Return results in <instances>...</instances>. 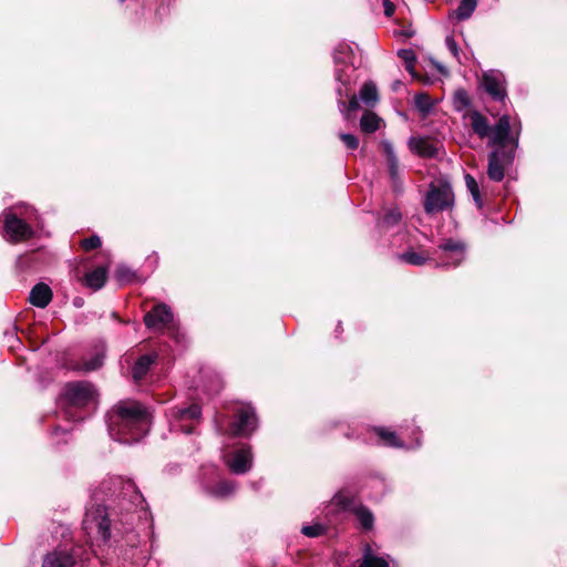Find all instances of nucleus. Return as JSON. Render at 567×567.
<instances>
[{"mask_svg": "<svg viewBox=\"0 0 567 567\" xmlns=\"http://www.w3.org/2000/svg\"><path fill=\"white\" fill-rule=\"evenodd\" d=\"M202 409L197 404L188 408H172L169 412V425L174 432L190 434L199 424Z\"/></svg>", "mask_w": 567, "mask_h": 567, "instance_id": "39448f33", "label": "nucleus"}, {"mask_svg": "<svg viewBox=\"0 0 567 567\" xmlns=\"http://www.w3.org/2000/svg\"><path fill=\"white\" fill-rule=\"evenodd\" d=\"M51 300L52 290L47 284H37L30 291L29 301L38 308H45Z\"/></svg>", "mask_w": 567, "mask_h": 567, "instance_id": "dca6fc26", "label": "nucleus"}, {"mask_svg": "<svg viewBox=\"0 0 567 567\" xmlns=\"http://www.w3.org/2000/svg\"><path fill=\"white\" fill-rule=\"evenodd\" d=\"M63 395L71 406L83 408L95 403L97 391L89 381H74L65 384Z\"/></svg>", "mask_w": 567, "mask_h": 567, "instance_id": "0eeeda50", "label": "nucleus"}, {"mask_svg": "<svg viewBox=\"0 0 567 567\" xmlns=\"http://www.w3.org/2000/svg\"><path fill=\"white\" fill-rule=\"evenodd\" d=\"M339 109H340L341 112H344L346 103L343 101L339 102Z\"/></svg>", "mask_w": 567, "mask_h": 567, "instance_id": "a18cd8bd", "label": "nucleus"}, {"mask_svg": "<svg viewBox=\"0 0 567 567\" xmlns=\"http://www.w3.org/2000/svg\"><path fill=\"white\" fill-rule=\"evenodd\" d=\"M518 136L519 131L512 132L511 118L507 114H504L494 126H491L487 137L491 146H496L497 150H506L511 146L509 150L514 152L518 146Z\"/></svg>", "mask_w": 567, "mask_h": 567, "instance_id": "423d86ee", "label": "nucleus"}, {"mask_svg": "<svg viewBox=\"0 0 567 567\" xmlns=\"http://www.w3.org/2000/svg\"><path fill=\"white\" fill-rule=\"evenodd\" d=\"M174 315L166 303H157L144 316V323L148 329L161 331L173 326Z\"/></svg>", "mask_w": 567, "mask_h": 567, "instance_id": "9d476101", "label": "nucleus"}, {"mask_svg": "<svg viewBox=\"0 0 567 567\" xmlns=\"http://www.w3.org/2000/svg\"><path fill=\"white\" fill-rule=\"evenodd\" d=\"M482 84L485 91L495 100L504 101L507 96L506 80L502 72L491 70L483 74Z\"/></svg>", "mask_w": 567, "mask_h": 567, "instance_id": "ddd939ff", "label": "nucleus"}, {"mask_svg": "<svg viewBox=\"0 0 567 567\" xmlns=\"http://www.w3.org/2000/svg\"><path fill=\"white\" fill-rule=\"evenodd\" d=\"M377 433L384 444L391 447H403V443L399 440L395 432L389 431L383 427L377 429Z\"/></svg>", "mask_w": 567, "mask_h": 567, "instance_id": "2f4dec72", "label": "nucleus"}, {"mask_svg": "<svg viewBox=\"0 0 567 567\" xmlns=\"http://www.w3.org/2000/svg\"><path fill=\"white\" fill-rule=\"evenodd\" d=\"M360 99L367 105H374L379 99L377 86L372 82L364 83L360 90Z\"/></svg>", "mask_w": 567, "mask_h": 567, "instance_id": "c85d7f7f", "label": "nucleus"}, {"mask_svg": "<svg viewBox=\"0 0 567 567\" xmlns=\"http://www.w3.org/2000/svg\"><path fill=\"white\" fill-rule=\"evenodd\" d=\"M131 277H132V272L128 268L120 267L116 270V278L121 282L128 281L131 279Z\"/></svg>", "mask_w": 567, "mask_h": 567, "instance_id": "58836bf2", "label": "nucleus"}, {"mask_svg": "<svg viewBox=\"0 0 567 567\" xmlns=\"http://www.w3.org/2000/svg\"><path fill=\"white\" fill-rule=\"evenodd\" d=\"M120 2H124L125 0H118Z\"/></svg>", "mask_w": 567, "mask_h": 567, "instance_id": "de8ad7c7", "label": "nucleus"}, {"mask_svg": "<svg viewBox=\"0 0 567 567\" xmlns=\"http://www.w3.org/2000/svg\"><path fill=\"white\" fill-rule=\"evenodd\" d=\"M381 123V117H379L375 113L365 111L360 118V128L362 132L370 134L378 131Z\"/></svg>", "mask_w": 567, "mask_h": 567, "instance_id": "a878e982", "label": "nucleus"}, {"mask_svg": "<svg viewBox=\"0 0 567 567\" xmlns=\"http://www.w3.org/2000/svg\"><path fill=\"white\" fill-rule=\"evenodd\" d=\"M399 56L404 61L405 69L410 73L414 71V63L416 60L415 53L411 49H402L398 52Z\"/></svg>", "mask_w": 567, "mask_h": 567, "instance_id": "72a5a7b5", "label": "nucleus"}, {"mask_svg": "<svg viewBox=\"0 0 567 567\" xmlns=\"http://www.w3.org/2000/svg\"><path fill=\"white\" fill-rule=\"evenodd\" d=\"M465 184H466V187H467L468 192L471 193L476 206L478 208H482L483 200L481 197V192H480V187H478L476 179L472 175L466 174L465 175Z\"/></svg>", "mask_w": 567, "mask_h": 567, "instance_id": "7c9ffc66", "label": "nucleus"}, {"mask_svg": "<svg viewBox=\"0 0 567 567\" xmlns=\"http://www.w3.org/2000/svg\"><path fill=\"white\" fill-rule=\"evenodd\" d=\"M73 557L65 551H53L48 554L43 560L42 567H73Z\"/></svg>", "mask_w": 567, "mask_h": 567, "instance_id": "aec40b11", "label": "nucleus"}, {"mask_svg": "<svg viewBox=\"0 0 567 567\" xmlns=\"http://www.w3.org/2000/svg\"><path fill=\"white\" fill-rule=\"evenodd\" d=\"M106 423L113 440L131 444L138 442L147 434L151 419L141 403L126 400L120 401L107 412Z\"/></svg>", "mask_w": 567, "mask_h": 567, "instance_id": "f257e3e1", "label": "nucleus"}, {"mask_svg": "<svg viewBox=\"0 0 567 567\" xmlns=\"http://www.w3.org/2000/svg\"><path fill=\"white\" fill-rule=\"evenodd\" d=\"M381 146L386 156L389 173L393 182H395L399 177V161L395 155L394 148L389 141H382Z\"/></svg>", "mask_w": 567, "mask_h": 567, "instance_id": "b1692460", "label": "nucleus"}, {"mask_svg": "<svg viewBox=\"0 0 567 567\" xmlns=\"http://www.w3.org/2000/svg\"><path fill=\"white\" fill-rule=\"evenodd\" d=\"M257 429L255 409L249 404H240L235 411V421L230 432L234 436H249Z\"/></svg>", "mask_w": 567, "mask_h": 567, "instance_id": "6e6552de", "label": "nucleus"}, {"mask_svg": "<svg viewBox=\"0 0 567 567\" xmlns=\"http://www.w3.org/2000/svg\"><path fill=\"white\" fill-rule=\"evenodd\" d=\"M414 106L425 116L431 112L433 107V101L429 94L421 92L414 96Z\"/></svg>", "mask_w": 567, "mask_h": 567, "instance_id": "c756f323", "label": "nucleus"}, {"mask_svg": "<svg viewBox=\"0 0 567 567\" xmlns=\"http://www.w3.org/2000/svg\"><path fill=\"white\" fill-rule=\"evenodd\" d=\"M445 44L454 58L458 59V45L453 37H446Z\"/></svg>", "mask_w": 567, "mask_h": 567, "instance_id": "4c0bfd02", "label": "nucleus"}, {"mask_svg": "<svg viewBox=\"0 0 567 567\" xmlns=\"http://www.w3.org/2000/svg\"><path fill=\"white\" fill-rule=\"evenodd\" d=\"M301 532L303 535H306L308 537H318L323 534L324 526L321 524L308 525V526H303Z\"/></svg>", "mask_w": 567, "mask_h": 567, "instance_id": "c9c22d12", "label": "nucleus"}, {"mask_svg": "<svg viewBox=\"0 0 567 567\" xmlns=\"http://www.w3.org/2000/svg\"><path fill=\"white\" fill-rule=\"evenodd\" d=\"M454 205V193L451 185L446 182L431 183L423 200L424 212L427 215H434L447 209Z\"/></svg>", "mask_w": 567, "mask_h": 567, "instance_id": "f03ea898", "label": "nucleus"}, {"mask_svg": "<svg viewBox=\"0 0 567 567\" xmlns=\"http://www.w3.org/2000/svg\"><path fill=\"white\" fill-rule=\"evenodd\" d=\"M468 120L473 132L480 138H485L489 135L491 125L488 124L487 118L478 111L470 112Z\"/></svg>", "mask_w": 567, "mask_h": 567, "instance_id": "6ab92c4d", "label": "nucleus"}, {"mask_svg": "<svg viewBox=\"0 0 567 567\" xmlns=\"http://www.w3.org/2000/svg\"><path fill=\"white\" fill-rule=\"evenodd\" d=\"M441 250L439 267H456L465 258V245L460 240L447 239L439 246Z\"/></svg>", "mask_w": 567, "mask_h": 567, "instance_id": "9b49d317", "label": "nucleus"}, {"mask_svg": "<svg viewBox=\"0 0 567 567\" xmlns=\"http://www.w3.org/2000/svg\"><path fill=\"white\" fill-rule=\"evenodd\" d=\"M477 8V0H461L458 7L450 12L449 18L452 20L464 21L472 17Z\"/></svg>", "mask_w": 567, "mask_h": 567, "instance_id": "4be33fe9", "label": "nucleus"}, {"mask_svg": "<svg viewBox=\"0 0 567 567\" xmlns=\"http://www.w3.org/2000/svg\"><path fill=\"white\" fill-rule=\"evenodd\" d=\"M83 528L90 537H95L102 542H107L110 532V519L106 513V506L96 504L87 508L83 519Z\"/></svg>", "mask_w": 567, "mask_h": 567, "instance_id": "20e7f679", "label": "nucleus"}, {"mask_svg": "<svg viewBox=\"0 0 567 567\" xmlns=\"http://www.w3.org/2000/svg\"><path fill=\"white\" fill-rule=\"evenodd\" d=\"M359 567H390L388 560L380 556L370 545L363 549L362 560Z\"/></svg>", "mask_w": 567, "mask_h": 567, "instance_id": "412c9836", "label": "nucleus"}, {"mask_svg": "<svg viewBox=\"0 0 567 567\" xmlns=\"http://www.w3.org/2000/svg\"><path fill=\"white\" fill-rule=\"evenodd\" d=\"M206 489L209 495L223 498L231 495L236 489V485L230 481L220 480L215 485L207 486Z\"/></svg>", "mask_w": 567, "mask_h": 567, "instance_id": "393cba45", "label": "nucleus"}, {"mask_svg": "<svg viewBox=\"0 0 567 567\" xmlns=\"http://www.w3.org/2000/svg\"><path fill=\"white\" fill-rule=\"evenodd\" d=\"M455 101L463 106H467L470 104V100L465 91L461 90L455 93Z\"/></svg>", "mask_w": 567, "mask_h": 567, "instance_id": "79ce46f5", "label": "nucleus"}, {"mask_svg": "<svg viewBox=\"0 0 567 567\" xmlns=\"http://www.w3.org/2000/svg\"><path fill=\"white\" fill-rule=\"evenodd\" d=\"M81 246L84 250L90 251L101 246V239L99 236L93 235L82 240Z\"/></svg>", "mask_w": 567, "mask_h": 567, "instance_id": "e433bc0d", "label": "nucleus"}, {"mask_svg": "<svg viewBox=\"0 0 567 567\" xmlns=\"http://www.w3.org/2000/svg\"><path fill=\"white\" fill-rule=\"evenodd\" d=\"M409 148L417 156L434 158L439 156L440 143L429 137H411L409 140Z\"/></svg>", "mask_w": 567, "mask_h": 567, "instance_id": "4468645a", "label": "nucleus"}, {"mask_svg": "<svg viewBox=\"0 0 567 567\" xmlns=\"http://www.w3.org/2000/svg\"><path fill=\"white\" fill-rule=\"evenodd\" d=\"M514 159L513 150H495L488 155L487 176L493 182H501L505 176V167Z\"/></svg>", "mask_w": 567, "mask_h": 567, "instance_id": "1a4fd4ad", "label": "nucleus"}, {"mask_svg": "<svg viewBox=\"0 0 567 567\" xmlns=\"http://www.w3.org/2000/svg\"><path fill=\"white\" fill-rule=\"evenodd\" d=\"M107 276V269L105 267H97L93 269L92 271H89L84 276V284L89 288H92L93 290L101 289L105 281Z\"/></svg>", "mask_w": 567, "mask_h": 567, "instance_id": "5701e85b", "label": "nucleus"}, {"mask_svg": "<svg viewBox=\"0 0 567 567\" xmlns=\"http://www.w3.org/2000/svg\"><path fill=\"white\" fill-rule=\"evenodd\" d=\"M359 107H360L359 100L357 99L355 95H352L350 97L349 105H348V109H347V113L344 115L346 118H349L350 112L357 111Z\"/></svg>", "mask_w": 567, "mask_h": 567, "instance_id": "a19ab883", "label": "nucleus"}, {"mask_svg": "<svg viewBox=\"0 0 567 567\" xmlns=\"http://www.w3.org/2000/svg\"><path fill=\"white\" fill-rule=\"evenodd\" d=\"M100 494L116 495L123 498L130 497L131 502L136 506L144 503V498L137 491L134 482L122 477H110L109 480L103 481L100 487L93 493V498L96 502L102 499Z\"/></svg>", "mask_w": 567, "mask_h": 567, "instance_id": "7ed1b4c3", "label": "nucleus"}, {"mask_svg": "<svg viewBox=\"0 0 567 567\" xmlns=\"http://www.w3.org/2000/svg\"><path fill=\"white\" fill-rule=\"evenodd\" d=\"M336 76H337V80H338V81L342 82L343 84H346V83H347V80H344V79H343V75H342V73H341V71H340V70H337V72H336Z\"/></svg>", "mask_w": 567, "mask_h": 567, "instance_id": "c03bdc74", "label": "nucleus"}, {"mask_svg": "<svg viewBox=\"0 0 567 567\" xmlns=\"http://www.w3.org/2000/svg\"><path fill=\"white\" fill-rule=\"evenodd\" d=\"M157 353H147L137 359L132 368V377L135 382L141 381L156 362Z\"/></svg>", "mask_w": 567, "mask_h": 567, "instance_id": "a211bd4d", "label": "nucleus"}, {"mask_svg": "<svg viewBox=\"0 0 567 567\" xmlns=\"http://www.w3.org/2000/svg\"><path fill=\"white\" fill-rule=\"evenodd\" d=\"M337 91H338V94H339V95H341V94H342L341 87H339Z\"/></svg>", "mask_w": 567, "mask_h": 567, "instance_id": "49530a36", "label": "nucleus"}, {"mask_svg": "<svg viewBox=\"0 0 567 567\" xmlns=\"http://www.w3.org/2000/svg\"><path fill=\"white\" fill-rule=\"evenodd\" d=\"M333 502L342 508H348L351 503L350 499L348 497H346L344 495H342L341 493L337 494L333 497Z\"/></svg>", "mask_w": 567, "mask_h": 567, "instance_id": "ea45409f", "label": "nucleus"}, {"mask_svg": "<svg viewBox=\"0 0 567 567\" xmlns=\"http://www.w3.org/2000/svg\"><path fill=\"white\" fill-rule=\"evenodd\" d=\"M383 7H384V14L386 17H392L395 11L394 4L390 0H383Z\"/></svg>", "mask_w": 567, "mask_h": 567, "instance_id": "37998d69", "label": "nucleus"}, {"mask_svg": "<svg viewBox=\"0 0 567 567\" xmlns=\"http://www.w3.org/2000/svg\"><path fill=\"white\" fill-rule=\"evenodd\" d=\"M354 515L357 516L358 520L360 522V525L364 529H371L373 527L374 517L371 511L363 506H357L354 508Z\"/></svg>", "mask_w": 567, "mask_h": 567, "instance_id": "bb28decb", "label": "nucleus"}, {"mask_svg": "<svg viewBox=\"0 0 567 567\" xmlns=\"http://www.w3.org/2000/svg\"><path fill=\"white\" fill-rule=\"evenodd\" d=\"M104 350L100 349L89 359H83L82 362L70 364V369L79 372H91L100 369L103 365Z\"/></svg>", "mask_w": 567, "mask_h": 567, "instance_id": "f3484780", "label": "nucleus"}, {"mask_svg": "<svg viewBox=\"0 0 567 567\" xmlns=\"http://www.w3.org/2000/svg\"><path fill=\"white\" fill-rule=\"evenodd\" d=\"M4 217V231L12 241H20L30 238L33 230L29 224L18 218L11 209L3 213Z\"/></svg>", "mask_w": 567, "mask_h": 567, "instance_id": "f8f14e48", "label": "nucleus"}, {"mask_svg": "<svg viewBox=\"0 0 567 567\" xmlns=\"http://www.w3.org/2000/svg\"><path fill=\"white\" fill-rule=\"evenodd\" d=\"M402 215L398 208H391L386 212L382 220L379 223L381 227H392L399 224Z\"/></svg>", "mask_w": 567, "mask_h": 567, "instance_id": "473e14b6", "label": "nucleus"}, {"mask_svg": "<svg viewBox=\"0 0 567 567\" xmlns=\"http://www.w3.org/2000/svg\"><path fill=\"white\" fill-rule=\"evenodd\" d=\"M226 464L235 474H244L248 472L252 464V454L249 446H243L237 450Z\"/></svg>", "mask_w": 567, "mask_h": 567, "instance_id": "2eb2a0df", "label": "nucleus"}, {"mask_svg": "<svg viewBox=\"0 0 567 567\" xmlns=\"http://www.w3.org/2000/svg\"><path fill=\"white\" fill-rule=\"evenodd\" d=\"M339 138L348 150L354 151L359 147V138L353 134L340 133Z\"/></svg>", "mask_w": 567, "mask_h": 567, "instance_id": "f704fd0d", "label": "nucleus"}, {"mask_svg": "<svg viewBox=\"0 0 567 567\" xmlns=\"http://www.w3.org/2000/svg\"><path fill=\"white\" fill-rule=\"evenodd\" d=\"M399 258H400V260H402V261H404L406 264H410V265H414V266H422L427 260L431 259L429 254L416 252V251H413V250H409V251H405V252L401 254L399 256Z\"/></svg>", "mask_w": 567, "mask_h": 567, "instance_id": "cd10ccee", "label": "nucleus"}]
</instances>
